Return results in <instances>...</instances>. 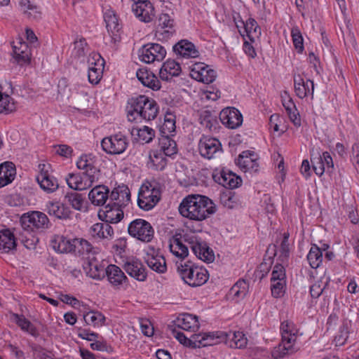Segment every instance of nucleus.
Returning a JSON list of instances; mask_svg holds the SVG:
<instances>
[{
	"instance_id": "1",
	"label": "nucleus",
	"mask_w": 359,
	"mask_h": 359,
	"mask_svg": "<svg viewBox=\"0 0 359 359\" xmlns=\"http://www.w3.org/2000/svg\"><path fill=\"white\" fill-rule=\"evenodd\" d=\"M170 251L175 257L184 259L189 255V248L200 259L208 263L215 259L213 250L201 238L189 234H184L178 237L173 236L169 245Z\"/></svg>"
},
{
	"instance_id": "2",
	"label": "nucleus",
	"mask_w": 359,
	"mask_h": 359,
	"mask_svg": "<svg viewBox=\"0 0 359 359\" xmlns=\"http://www.w3.org/2000/svg\"><path fill=\"white\" fill-rule=\"evenodd\" d=\"M216 211V205L211 199L198 194L187 196L179 206L182 216L195 221H203Z\"/></svg>"
},
{
	"instance_id": "3",
	"label": "nucleus",
	"mask_w": 359,
	"mask_h": 359,
	"mask_svg": "<svg viewBox=\"0 0 359 359\" xmlns=\"http://www.w3.org/2000/svg\"><path fill=\"white\" fill-rule=\"evenodd\" d=\"M77 168L84 171L79 173H69L66 178L68 186L74 190H85L97 182L100 170L92 163L87 155H82L76 162Z\"/></svg>"
},
{
	"instance_id": "4",
	"label": "nucleus",
	"mask_w": 359,
	"mask_h": 359,
	"mask_svg": "<svg viewBox=\"0 0 359 359\" xmlns=\"http://www.w3.org/2000/svg\"><path fill=\"white\" fill-rule=\"evenodd\" d=\"M127 117L129 121H138L142 119L154 120L158 114L156 102L145 95L130 98L126 107Z\"/></svg>"
},
{
	"instance_id": "5",
	"label": "nucleus",
	"mask_w": 359,
	"mask_h": 359,
	"mask_svg": "<svg viewBox=\"0 0 359 359\" xmlns=\"http://www.w3.org/2000/svg\"><path fill=\"white\" fill-rule=\"evenodd\" d=\"M176 266L182 279L191 287L201 286L208 280V271L202 266L194 264L191 261H184L180 259V261L176 262Z\"/></svg>"
},
{
	"instance_id": "6",
	"label": "nucleus",
	"mask_w": 359,
	"mask_h": 359,
	"mask_svg": "<svg viewBox=\"0 0 359 359\" xmlns=\"http://www.w3.org/2000/svg\"><path fill=\"white\" fill-rule=\"evenodd\" d=\"M222 342L231 348H244L247 346L248 339L240 331H216L209 332V338L204 344L213 346Z\"/></svg>"
},
{
	"instance_id": "7",
	"label": "nucleus",
	"mask_w": 359,
	"mask_h": 359,
	"mask_svg": "<svg viewBox=\"0 0 359 359\" xmlns=\"http://www.w3.org/2000/svg\"><path fill=\"white\" fill-rule=\"evenodd\" d=\"M160 184L154 182H145L142 184L138 193L137 204L140 208L148 211L153 209L161 200Z\"/></svg>"
},
{
	"instance_id": "8",
	"label": "nucleus",
	"mask_w": 359,
	"mask_h": 359,
	"mask_svg": "<svg viewBox=\"0 0 359 359\" xmlns=\"http://www.w3.org/2000/svg\"><path fill=\"white\" fill-rule=\"evenodd\" d=\"M128 232L130 236L144 243H149L154 236V229L151 224L143 219L132 221L128 226Z\"/></svg>"
},
{
	"instance_id": "9",
	"label": "nucleus",
	"mask_w": 359,
	"mask_h": 359,
	"mask_svg": "<svg viewBox=\"0 0 359 359\" xmlns=\"http://www.w3.org/2000/svg\"><path fill=\"white\" fill-rule=\"evenodd\" d=\"M24 229H47L49 226V219L46 214L39 211H32L23 214L20 219Z\"/></svg>"
},
{
	"instance_id": "10",
	"label": "nucleus",
	"mask_w": 359,
	"mask_h": 359,
	"mask_svg": "<svg viewBox=\"0 0 359 359\" xmlns=\"http://www.w3.org/2000/svg\"><path fill=\"white\" fill-rule=\"evenodd\" d=\"M102 149L109 154H121L128 146L127 137L121 133L107 137L101 142Z\"/></svg>"
},
{
	"instance_id": "11",
	"label": "nucleus",
	"mask_w": 359,
	"mask_h": 359,
	"mask_svg": "<svg viewBox=\"0 0 359 359\" xmlns=\"http://www.w3.org/2000/svg\"><path fill=\"white\" fill-rule=\"evenodd\" d=\"M166 55V50L163 46L158 43H147L144 45L139 50L140 60L145 63H151L154 61H161Z\"/></svg>"
},
{
	"instance_id": "12",
	"label": "nucleus",
	"mask_w": 359,
	"mask_h": 359,
	"mask_svg": "<svg viewBox=\"0 0 359 359\" xmlns=\"http://www.w3.org/2000/svg\"><path fill=\"white\" fill-rule=\"evenodd\" d=\"M175 32V21L167 13H161L158 18L155 36L159 40H167Z\"/></svg>"
},
{
	"instance_id": "13",
	"label": "nucleus",
	"mask_w": 359,
	"mask_h": 359,
	"mask_svg": "<svg viewBox=\"0 0 359 359\" xmlns=\"http://www.w3.org/2000/svg\"><path fill=\"white\" fill-rule=\"evenodd\" d=\"M198 149L203 157L210 159L215 154L222 151V144L217 138L203 136L199 141Z\"/></svg>"
},
{
	"instance_id": "14",
	"label": "nucleus",
	"mask_w": 359,
	"mask_h": 359,
	"mask_svg": "<svg viewBox=\"0 0 359 359\" xmlns=\"http://www.w3.org/2000/svg\"><path fill=\"white\" fill-rule=\"evenodd\" d=\"M219 119L223 125L230 129L237 128L243 123V116L235 107L222 109L219 113Z\"/></svg>"
},
{
	"instance_id": "15",
	"label": "nucleus",
	"mask_w": 359,
	"mask_h": 359,
	"mask_svg": "<svg viewBox=\"0 0 359 359\" xmlns=\"http://www.w3.org/2000/svg\"><path fill=\"white\" fill-rule=\"evenodd\" d=\"M123 208L114 203H109L104 209L98 212V217L100 220L108 224H116L123 218Z\"/></svg>"
},
{
	"instance_id": "16",
	"label": "nucleus",
	"mask_w": 359,
	"mask_h": 359,
	"mask_svg": "<svg viewBox=\"0 0 359 359\" xmlns=\"http://www.w3.org/2000/svg\"><path fill=\"white\" fill-rule=\"evenodd\" d=\"M191 75L195 80L204 83L213 82L217 76L216 72L204 63H196L193 65Z\"/></svg>"
},
{
	"instance_id": "17",
	"label": "nucleus",
	"mask_w": 359,
	"mask_h": 359,
	"mask_svg": "<svg viewBox=\"0 0 359 359\" xmlns=\"http://www.w3.org/2000/svg\"><path fill=\"white\" fill-rule=\"evenodd\" d=\"M258 156L254 151H243L237 159V163L244 172H257L259 170Z\"/></svg>"
},
{
	"instance_id": "18",
	"label": "nucleus",
	"mask_w": 359,
	"mask_h": 359,
	"mask_svg": "<svg viewBox=\"0 0 359 359\" xmlns=\"http://www.w3.org/2000/svg\"><path fill=\"white\" fill-rule=\"evenodd\" d=\"M123 269L130 276L138 281H144L147 279L146 268L137 259H128L123 265Z\"/></svg>"
},
{
	"instance_id": "19",
	"label": "nucleus",
	"mask_w": 359,
	"mask_h": 359,
	"mask_svg": "<svg viewBox=\"0 0 359 359\" xmlns=\"http://www.w3.org/2000/svg\"><path fill=\"white\" fill-rule=\"evenodd\" d=\"M212 177L215 182L229 189L237 188L242 182L240 177L231 171L224 170L213 174Z\"/></svg>"
},
{
	"instance_id": "20",
	"label": "nucleus",
	"mask_w": 359,
	"mask_h": 359,
	"mask_svg": "<svg viewBox=\"0 0 359 359\" xmlns=\"http://www.w3.org/2000/svg\"><path fill=\"white\" fill-rule=\"evenodd\" d=\"M172 334L181 344L188 347L199 348L201 346L205 347L209 346V344H204L206 339L209 338V332L194 334L192 336V339H188L184 333L177 332L175 329L172 330Z\"/></svg>"
},
{
	"instance_id": "21",
	"label": "nucleus",
	"mask_w": 359,
	"mask_h": 359,
	"mask_svg": "<svg viewBox=\"0 0 359 359\" xmlns=\"http://www.w3.org/2000/svg\"><path fill=\"white\" fill-rule=\"evenodd\" d=\"M45 164H39V174L36 177V180L40 184L41 189L48 192H53L58 188L57 180L48 173Z\"/></svg>"
},
{
	"instance_id": "22",
	"label": "nucleus",
	"mask_w": 359,
	"mask_h": 359,
	"mask_svg": "<svg viewBox=\"0 0 359 359\" xmlns=\"http://www.w3.org/2000/svg\"><path fill=\"white\" fill-rule=\"evenodd\" d=\"M132 9L136 17L141 21L149 22L154 17V8L149 0L133 4Z\"/></svg>"
},
{
	"instance_id": "23",
	"label": "nucleus",
	"mask_w": 359,
	"mask_h": 359,
	"mask_svg": "<svg viewBox=\"0 0 359 359\" xmlns=\"http://www.w3.org/2000/svg\"><path fill=\"white\" fill-rule=\"evenodd\" d=\"M137 78L142 84L153 90H158L161 87V81L157 76L150 70L141 68L137 71Z\"/></svg>"
},
{
	"instance_id": "24",
	"label": "nucleus",
	"mask_w": 359,
	"mask_h": 359,
	"mask_svg": "<svg viewBox=\"0 0 359 359\" xmlns=\"http://www.w3.org/2000/svg\"><path fill=\"white\" fill-rule=\"evenodd\" d=\"M109 200L119 207H126L130 201V191L125 185H119L114 188L109 195Z\"/></svg>"
},
{
	"instance_id": "25",
	"label": "nucleus",
	"mask_w": 359,
	"mask_h": 359,
	"mask_svg": "<svg viewBox=\"0 0 359 359\" xmlns=\"http://www.w3.org/2000/svg\"><path fill=\"white\" fill-rule=\"evenodd\" d=\"M173 51L185 58H196L199 56V52L195 45L186 39L177 42L173 46Z\"/></svg>"
},
{
	"instance_id": "26",
	"label": "nucleus",
	"mask_w": 359,
	"mask_h": 359,
	"mask_svg": "<svg viewBox=\"0 0 359 359\" xmlns=\"http://www.w3.org/2000/svg\"><path fill=\"white\" fill-rule=\"evenodd\" d=\"M109 189L105 185L93 187L88 194V198L94 205L102 206L109 199Z\"/></svg>"
},
{
	"instance_id": "27",
	"label": "nucleus",
	"mask_w": 359,
	"mask_h": 359,
	"mask_svg": "<svg viewBox=\"0 0 359 359\" xmlns=\"http://www.w3.org/2000/svg\"><path fill=\"white\" fill-rule=\"evenodd\" d=\"M175 323L177 327L191 332H196L200 326L198 317L190 313L180 315Z\"/></svg>"
},
{
	"instance_id": "28",
	"label": "nucleus",
	"mask_w": 359,
	"mask_h": 359,
	"mask_svg": "<svg viewBox=\"0 0 359 359\" xmlns=\"http://www.w3.org/2000/svg\"><path fill=\"white\" fill-rule=\"evenodd\" d=\"M294 91L299 98L303 99L309 95L313 97L314 83L313 81L307 79L306 81L298 75L294 78Z\"/></svg>"
},
{
	"instance_id": "29",
	"label": "nucleus",
	"mask_w": 359,
	"mask_h": 359,
	"mask_svg": "<svg viewBox=\"0 0 359 359\" xmlns=\"http://www.w3.org/2000/svg\"><path fill=\"white\" fill-rule=\"evenodd\" d=\"M108 280L114 287L123 285L128 281V278L123 271L116 265L109 264L106 268V273Z\"/></svg>"
},
{
	"instance_id": "30",
	"label": "nucleus",
	"mask_w": 359,
	"mask_h": 359,
	"mask_svg": "<svg viewBox=\"0 0 359 359\" xmlns=\"http://www.w3.org/2000/svg\"><path fill=\"white\" fill-rule=\"evenodd\" d=\"M16 175V168L13 163L6 161L0 164V188L11 184Z\"/></svg>"
},
{
	"instance_id": "31",
	"label": "nucleus",
	"mask_w": 359,
	"mask_h": 359,
	"mask_svg": "<svg viewBox=\"0 0 359 359\" xmlns=\"http://www.w3.org/2000/svg\"><path fill=\"white\" fill-rule=\"evenodd\" d=\"M199 123L210 132L217 129L219 122L215 111L209 109L201 110L199 112Z\"/></svg>"
},
{
	"instance_id": "32",
	"label": "nucleus",
	"mask_w": 359,
	"mask_h": 359,
	"mask_svg": "<svg viewBox=\"0 0 359 359\" xmlns=\"http://www.w3.org/2000/svg\"><path fill=\"white\" fill-rule=\"evenodd\" d=\"M17 246L14 233L9 229H4L0 231V251L8 253L15 250Z\"/></svg>"
},
{
	"instance_id": "33",
	"label": "nucleus",
	"mask_w": 359,
	"mask_h": 359,
	"mask_svg": "<svg viewBox=\"0 0 359 359\" xmlns=\"http://www.w3.org/2000/svg\"><path fill=\"white\" fill-rule=\"evenodd\" d=\"M180 73V65L173 60H168L163 64L159 71V76L162 80L168 81L172 76H179Z\"/></svg>"
},
{
	"instance_id": "34",
	"label": "nucleus",
	"mask_w": 359,
	"mask_h": 359,
	"mask_svg": "<svg viewBox=\"0 0 359 359\" xmlns=\"http://www.w3.org/2000/svg\"><path fill=\"white\" fill-rule=\"evenodd\" d=\"M46 207L50 215H53L60 219L70 218L72 213L67 205L57 201H50L47 203Z\"/></svg>"
},
{
	"instance_id": "35",
	"label": "nucleus",
	"mask_w": 359,
	"mask_h": 359,
	"mask_svg": "<svg viewBox=\"0 0 359 359\" xmlns=\"http://www.w3.org/2000/svg\"><path fill=\"white\" fill-rule=\"evenodd\" d=\"M294 345L293 340L282 338L281 342L272 350L271 355L274 359H279L292 354L297 351Z\"/></svg>"
},
{
	"instance_id": "36",
	"label": "nucleus",
	"mask_w": 359,
	"mask_h": 359,
	"mask_svg": "<svg viewBox=\"0 0 359 359\" xmlns=\"http://www.w3.org/2000/svg\"><path fill=\"white\" fill-rule=\"evenodd\" d=\"M11 316V320L14 321L23 332H27L34 337H39V332L37 328L23 315L12 313Z\"/></svg>"
},
{
	"instance_id": "37",
	"label": "nucleus",
	"mask_w": 359,
	"mask_h": 359,
	"mask_svg": "<svg viewBox=\"0 0 359 359\" xmlns=\"http://www.w3.org/2000/svg\"><path fill=\"white\" fill-rule=\"evenodd\" d=\"M159 151L166 156L173 157L177 153V143L168 135H162L159 138Z\"/></svg>"
},
{
	"instance_id": "38",
	"label": "nucleus",
	"mask_w": 359,
	"mask_h": 359,
	"mask_svg": "<svg viewBox=\"0 0 359 359\" xmlns=\"http://www.w3.org/2000/svg\"><path fill=\"white\" fill-rule=\"evenodd\" d=\"M90 233L94 238H108L114 235V229L109 224L104 222L93 224L90 229Z\"/></svg>"
},
{
	"instance_id": "39",
	"label": "nucleus",
	"mask_w": 359,
	"mask_h": 359,
	"mask_svg": "<svg viewBox=\"0 0 359 359\" xmlns=\"http://www.w3.org/2000/svg\"><path fill=\"white\" fill-rule=\"evenodd\" d=\"M146 262L151 269L158 273H165L167 270L165 259L163 255L158 253L148 255Z\"/></svg>"
},
{
	"instance_id": "40",
	"label": "nucleus",
	"mask_w": 359,
	"mask_h": 359,
	"mask_svg": "<svg viewBox=\"0 0 359 359\" xmlns=\"http://www.w3.org/2000/svg\"><path fill=\"white\" fill-rule=\"evenodd\" d=\"M53 248L57 251L64 252H74V239L70 240L64 236H57L53 241Z\"/></svg>"
},
{
	"instance_id": "41",
	"label": "nucleus",
	"mask_w": 359,
	"mask_h": 359,
	"mask_svg": "<svg viewBox=\"0 0 359 359\" xmlns=\"http://www.w3.org/2000/svg\"><path fill=\"white\" fill-rule=\"evenodd\" d=\"M280 331L283 339L285 340H293L294 344H295L299 330L293 322L290 320H285L282 322L280 325Z\"/></svg>"
},
{
	"instance_id": "42",
	"label": "nucleus",
	"mask_w": 359,
	"mask_h": 359,
	"mask_svg": "<svg viewBox=\"0 0 359 359\" xmlns=\"http://www.w3.org/2000/svg\"><path fill=\"white\" fill-rule=\"evenodd\" d=\"M104 19L109 32L114 35L116 32L120 30L121 26L118 23V18L114 11H107L104 14Z\"/></svg>"
},
{
	"instance_id": "43",
	"label": "nucleus",
	"mask_w": 359,
	"mask_h": 359,
	"mask_svg": "<svg viewBox=\"0 0 359 359\" xmlns=\"http://www.w3.org/2000/svg\"><path fill=\"white\" fill-rule=\"evenodd\" d=\"M83 320L86 325H91L95 327L104 325L106 318L101 312L92 310L84 313Z\"/></svg>"
},
{
	"instance_id": "44",
	"label": "nucleus",
	"mask_w": 359,
	"mask_h": 359,
	"mask_svg": "<svg viewBox=\"0 0 359 359\" xmlns=\"http://www.w3.org/2000/svg\"><path fill=\"white\" fill-rule=\"evenodd\" d=\"M19 4L21 10L28 18L36 20L40 18L41 11L39 8L29 0H20Z\"/></svg>"
},
{
	"instance_id": "45",
	"label": "nucleus",
	"mask_w": 359,
	"mask_h": 359,
	"mask_svg": "<svg viewBox=\"0 0 359 359\" xmlns=\"http://www.w3.org/2000/svg\"><path fill=\"white\" fill-rule=\"evenodd\" d=\"M65 198L72 208L79 211L82 210L85 201L83 194L72 191L67 193Z\"/></svg>"
},
{
	"instance_id": "46",
	"label": "nucleus",
	"mask_w": 359,
	"mask_h": 359,
	"mask_svg": "<svg viewBox=\"0 0 359 359\" xmlns=\"http://www.w3.org/2000/svg\"><path fill=\"white\" fill-rule=\"evenodd\" d=\"M244 29L247 36L252 42H254L255 38L259 37L261 34V29L257 21L253 18H250L246 20L244 23Z\"/></svg>"
},
{
	"instance_id": "47",
	"label": "nucleus",
	"mask_w": 359,
	"mask_h": 359,
	"mask_svg": "<svg viewBox=\"0 0 359 359\" xmlns=\"http://www.w3.org/2000/svg\"><path fill=\"white\" fill-rule=\"evenodd\" d=\"M16 110L14 99L8 95H0V113L8 114Z\"/></svg>"
},
{
	"instance_id": "48",
	"label": "nucleus",
	"mask_w": 359,
	"mask_h": 359,
	"mask_svg": "<svg viewBox=\"0 0 359 359\" xmlns=\"http://www.w3.org/2000/svg\"><path fill=\"white\" fill-rule=\"evenodd\" d=\"M307 259L311 267L317 269L323 261V252L316 245H313L307 255Z\"/></svg>"
},
{
	"instance_id": "49",
	"label": "nucleus",
	"mask_w": 359,
	"mask_h": 359,
	"mask_svg": "<svg viewBox=\"0 0 359 359\" xmlns=\"http://www.w3.org/2000/svg\"><path fill=\"white\" fill-rule=\"evenodd\" d=\"M85 269L87 275L93 279L101 280L105 276L106 268L102 265L89 262Z\"/></svg>"
},
{
	"instance_id": "50",
	"label": "nucleus",
	"mask_w": 359,
	"mask_h": 359,
	"mask_svg": "<svg viewBox=\"0 0 359 359\" xmlns=\"http://www.w3.org/2000/svg\"><path fill=\"white\" fill-rule=\"evenodd\" d=\"M136 133L139 139L144 143L150 142L155 137V131L148 126H144L142 128H133L132 134Z\"/></svg>"
},
{
	"instance_id": "51",
	"label": "nucleus",
	"mask_w": 359,
	"mask_h": 359,
	"mask_svg": "<svg viewBox=\"0 0 359 359\" xmlns=\"http://www.w3.org/2000/svg\"><path fill=\"white\" fill-rule=\"evenodd\" d=\"M75 251L74 254L84 255L89 254L92 250V245L86 240L83 238H75Z\"/></svg>"
},
{
	"instance_id": "52",
	"label": "nucleus",
	"mask_w": 359,
	"mask_h": 359,
	"mask_svg": "<svg viewBox=\"0 0 359 359\" xmlns=\"http://www.w3.org/2000/svg\"><path fill=\"white\" fill-rule=\"evenodd\" d=\"M349 336V326L348 323L344 322L340 326L337 334L334 337V342L337 346L344 345Z\"/></svg>"
},
{
	"instance_id": "53",
	"label": "nucleus",
	"mask_w": 359,
	"mask_h": 359,
	"mask_svg": "<svg viewBox=\"0 0 359 359\" xmlns=\"http://www.w3.org/2000/svg\"><path fill=\"white\" fill-rule=\"evenodd\" d=\"M289 233H284L283 240L280 245V255L278 260L282 263H286L287 262L290 255V248H289Z\"/></svg>"
},
{
	"instance_id": "54",
	"label": "nucleus",
	"mask_w": 359,
	"mask_h": 359,
	"mask_svg": "<svg viewBox=\"0 0 359 359\" xmlns=\"http://www.w3.org/2000/svg\"><path fill=\"white\" fill-rule=\"evenodd\" d=\"M166 156L159 150L154 151L153 155H150V158L156 169L162 170L167 165Z\"/></svg>"
},
{
	"instance_id": "55",
	"label": "nucleus",
	"mask_w": 359,
	"mask_h": 359,
	"mask_svg": "<svg viewBox=\"0 0 359 359\" xmlns=\"http://www.w3.org/2000/svg\"><path fill=\"white\" fill-rule=\"evenodd\" d=\"M291 36L292 39L293 45L297 53H302L304 49V39L300 29L297 27H292L291 30Z\"/></svg>"
},
{
	"instance_id": "56",
	"label": "nucleus",
	"mask_w": 359,
	"mask_h": 359,
	"mask_svg": "<svg viewBox=\"0 0 359 359\" xmlns=\"http://www.w3.org/2000/svg\"><path fill=\"white\" fill-rule=\"evenodd\" d=\"M270 251H271V256L269 257L268 259H264V262L259 265L261 271H265L266 273L269 272L270 266L273 262L272 259L277 254L276 245L270 244L267 248L266 253H269Z\"/></svg>"
},
{
	"instance_id": "57",
	"label": "nucleus",
	"mask_w": 359,
	"mask_h": 359,
	"mask_svg": "<svg viewBox=\"0 0 359 359\" xmlns=\"http://www.w3.org/2000/svg\"><path fill=\"white\" fill-rule=\"evenodd\" d=\"M219 200L221 204L229 209H233L237 204L234 194L230 191L221 194Z\"/></svg>"
},
{
	"instance_id": "58",
	"label": "nucleus",
	"mask_w": 359,
	"mask_h": 359,
	"mask_svg": "<svg viewBox=\"0 0 359 359\" xmlns=\"http://www.w3.org/2000/svg\"><path fill=\"white\" fill-rule=\"evenodd\" d=\"M322 157H320V153H318L316 155L311 154V161L312 163V168L315 173L318 176H322L325 170V167H324L323 163H322Z\"/></svg>"
},
{
	"instance_id": "59",
	"label": "nucleus",
	"mask_w": 359,
	"mask_h": 359,
	"mask_svg": "<svg viewBox=\"0 0 359 359\" xmlns=\"http://www.w3.org/2000/svg\"><path fill=\"white\" fill-rule=\"evenodd\" d=\"M271 294L275 298L283 297L285 292L286 280L271 281Z\"/></svg>"
},
{
	"instance_id": "60",
	"label": "nucleus",
	"mask_w": 359,
	"mask_h": 359,
	"mask_svg": "<svg viewBox=\"0 0 359 359\" xmlns=\"http://www.w3.org/2000/svg\"><path fill=\"white\" fill-rule=\"evenodd\" d=\"M282 262L277 263L272 271L271 281L286 280L285 269Z\"/></svg>"
},
{
	"instance_id": "61",
	"label": "nucleus",
	"mask_w": 359,
	"mask_h": 359,
	"mask_svg": "<svg viewBox=\"0 0 359 359\" xmlns=\"http://www.w3.org/2000/svg\"><path fill=\"white\" fill-rule=\"evenodd\" d=\"M96 63L94 64V66L90 67L88 69V81L92 84H97L102 75V70L100 67H96Z\"/></svg>"
},
{
	"instance_id": "62",
	"label": "nucleus",
	"mask_w": 359,
	"mask_h": 359,
	"mask_svg": "<svg viewBox=\"0 0 359 359\" xmlns=\"http://www.w3.org/2000/svg\"><path fill=\"white\" fill-rule=\"evenodd\" d=\"M78 337L82 339L93 341L102 338L97 332L90 331L89 329L78 328Z\"/></svg>"
},
{
	"instance_id": "63",
	"label": "nucleus",
	"mask_w": 359,
	"mask_h": 359,
	"mask_svg": "<svg viewBox=\"0 0 359 359\" xmlns=\"http://www.w3.org/2000/svg\"><path fill=\"white\" fill-rule=\"evenodd\" d=\"M246 283L243 281H238L231 288V294L233 297H243L246 293L245 288Z\"/></svg>"
},
{
	"instance_id": "64",
	"label": "nucleus",
	"mask_w": 359,
	"mask_h": 359,
	"mask_svg": "<svg viewBox=\"0 0 359 359\" xmlns=\"http://www.w3.org/2000/svg\"><path fill=\"white\" fill-rule=\"evenodd\" d=\"M87 46L86 41L84 38H81L79 41L74 42V54L76 57H81L86 55Z\"/></svg>"
}]
</instances>
